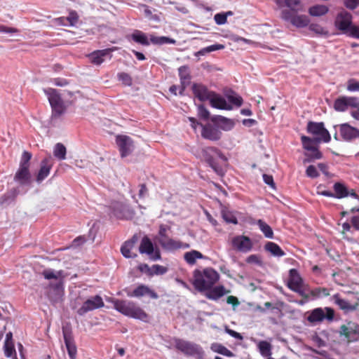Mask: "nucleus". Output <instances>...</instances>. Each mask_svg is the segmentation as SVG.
<instances>
[{
    "label": "nucleus",
    "instance_id": "obj_36",
    "mask_svg": "<svg viewBox=\"0 0 359 359\" xmlns=\"http://www.w3.org/2000/svg\"><path fill=\"white\" fill-rule=\"evenodd\" d=\"M334 197L337 198H342L348 196V190L340 182H336L334 186Z\"/></svg>",
    "mask_w": 359,
    "mask_h": 359
},
{
    "label": "nucleus",
    "instance_id": "obj_47",
    "mask_svg": "<svg viewBox=\"0 0 359 359\" xmlns=\"http://www.w3.org/2000/svg\"><path fill=\"white\" fill-rule=\"evenodd\" d=\"M4 354L7 358H11L13 355H16V351L13 342H4Z\"/></svg>",
    "mask_w": 359,
    "mask_h": 359
},
{
    "label": "nucleus",
    "instance_id": "obj_30",
    "mask_svg": "<svg viewBox=\"0 0 359 359\" xmlns=\"http://www.w3.org/2000/svg\"><path fill=\"white\" fill-rule=\"evenodd\" d=\"M44 93L48 96V101L50 105L62 102L60 95L59 94L57 90L48 88L44 90Z\"/></svg>",
    "mask_w": 359,
    "mask_h": 359
},
{
    "label": "nucleus",
    "instance_id": "obj_58",
    "mask_svg": "<svg viewBox=\"0 0 359 359\" xmlns=\"http://www.w3.org/2000/svg\"><path fill=\"white\" fill-rule=\"evenodd\" d=\"M309 29L319 34H325L324 28L318 24L312 23L309 25Z\"/></svg>",
    "mask_w": 359,
    "mask_h": 359
},
{
    "label": "nucleus",
    "instance_id": "obj_41",
    "mask_svg": "<svg viewBox=\"0 0 359 359\" xmlns=\"http://www.w3.org/2000/svg\"><path fill=\"white\" fill-rule=\"evenodd\" d=\"M348 108L347 97L341 96L334 102V109L337 111H344Z\"/></svg>",
    "mask_w": 359,
    "mask_h": 359
},
{
    "label": "nucleus",
    "instance_id": "obj_53",
    "mask_svg": "<svg viewBox=\"0 0 359 359\" xmlns=\"http://www.w3.org/2000/svg\"><path fill=\"white\" fill-rule=\"evenodd\" d=\"M76 346L69 336V356L71 359H76Z\"/></svg>",
    "mask_w": 359,
    "mask_h": 359
},
{
    "label": "nucleus",
    "instance_id": "obj_28",
    "mask_svg": "<svg viewBox=\"0 0 359 359\" xmlns=\"http://www.w3.org/2000/svg\"><path fill=\"white\" fill-rule=\"evenodd\" d=\"M154 244L151 239L145 236L142 238L139 247L141 254L151 255L154 252Z\"/></svg>",
    "mask_w": 359,
    "mask_h": 359
},
{
    "label": "nucleus",
    "instance_id": "obj_52",
    "mask_svg": "<svg viewBox=\"0 0 359 359\" xmlns=\"http://www.w3.org/2000/svg\"><path fill=\"white\" fill-rule=\"evenodd\" d=\"M302 143L303 145V148L307 151H311L315 147L312 145L313 140L307 136L302 135L301 137Z\"/></svg>",
    "mask_w": 359,
    "mask_h": 359
},
{
    "label": "nucleus",
    "instance_id": "obj_31",
    "mask_svg": "<svg viewBox=\"0 0 359 359\" xmlns=\"http://www.w3.org/2000/svg\"><path fill=\"white\" fill-rule=\"evenodd\" d=\"M334 303L341 309L346 311H353L355 306H352L348 301L341 298L340 295L337 294L333 296Z\"/></svg>",
    "mask_w": 359,
    "mask_h": 359
},
{
    "label": "nucleus",
    "instance_id": "obj_22",
    "mask_svg": "<svg viewBox=\"0 0 359 359\" xmlns=\"http://www.w3.org/2000/svg\"><path fill=\"white\" fill-rule=\"evenodd\" d=\"M147 294L150 296V297L152 299L158 298L157 294L144 285H140L137 286L133 292L127 293V295L130 297H141Z\"/></svg>",
    "mask_w": 359,
    "mask_h": 359
},
{
    "label": "nucleus",
    "instance_id": "obj_14",
    "mask_svg": "<svg viewBox=\"0 0 359 359\" xmlns=\"http://www.w3.org/2000/svg\"><path fill=\"white\" fill-rule=\"evenodd\" d=\"M201 136L203 138L212 142H216L221 139L222 133L217 126L208 123L201 125Z\"/></svg>",
    "mask_w": 359,
    "mask_h": 359
},
{
    "label": "nucleus",
    "instance_id": "obj_19",
    "mask_svg": "<svg viewBox=\"0 0 359 359\" xmlns=\"http://www.w3.org/2000/svg\"><path fill=\"white\" fill-rule=\"evenodd\" d=\"M210 119L219 129L224 131L231 130L235 125L233 120L219 115L213 116Z\"/></svg>",
    "mask_w": 359,
    "mask_h": 359
},
{
    "label": "nucleus",
    "instance_id": "obj_6",
    "mask_svg": "<svg viewBox=\"0 0 359 359\" xmlns=\"http://www.w3.org/2000/svg\"><path fill=\"white\" fill-rule=\"evenodd\" d=\"M307 132L316 136V142H329L331 140V136L329 131L325 128L323 122L309 121L306 127Z\"/></svg>",
    "mask_w": 359,
    "mask_h": 359
},
{
    "label": "nucleus",
    "instance_id": "obj_8",
    "mask_svg": "<svg viewBox=\"0 0 359 359\" xmlns=\"http://www.w3.org/2000/svg\"><path fill=\"white\" fill-rule=\"evenodd\" d=\"M281 18L285 21L290 22L292 25L299 28L306 27L310 22L308 16L305 15H297V13H292V11L287 10L282 11Z\"/></svg>",
    "mask_w": 359,
    "mask_h": 359
},
{
    "label": "nucleus",
    "instance_id": "obj_38",
    "mask_svg": "<svg viewBox=\"0 0 359 359\" xmlns=\"http://www.w3.org/2000/svg\"><path fill=\"white\" fill-rule=\"evenodd\" d=\"M131 38L134 41H135L136 43H138L141 45H143V46H149V41L148 40L147 35L140 30H135L131 34Z\"/></svg>",
    "mask_w": 359,
    "mask_h": 359
},
{
    "label": "nucleus",
    "instance_id": "obj_21",
    "mask_svg": "<svg viewBox=\"0 0 359 359\" xmlns=\"http://www.w3.org/2000/svg\"><path fill=\"white\" fill-rule=\"evenodd\" d=\"M14 180L20 185H28L31 183L29 168L19 167L14 175Z\"/></svg>",
    "mask_w": 359,
    "mask_h": 359
},
{
    "label": "nucleus",
    "instance_id": "obj_63",
    "mask_svg": "<svg viewBox=\"0 0 359 359\" xmlns=\"http://www.w3.org/2000/svg\"><path fill=\"white\" fill-rule=\"evenodd\" d=\"M46 279H57V275L52 270H44L42 273Z\"/></svg>",
    "mask_w": 359,
    "mask_h": 359
},
{
    "label": "nucleus",
    "instance_id": "obj_61",
    "mask_svg": "<svg viewBox=\"0 0 359 359\" xmlns=\"http://www.w3.org/2000/svg\"><path fill=\"white\" fill-rule=\"evenodd\" d=\"M311 153L308 155L311 159H320L323 156L322 153L315 147L310 151Z\"/></svg>",
    "mask_w": 359,
    "mask_h": 359
},
{
    "label": "nucleus",
    "instance_id": "obj_48",
    "mask_svg": "<svg viewBox=\"0 0 359 359\" xmlns=\"http://www.w3.org/2000/svg\"><path fill=\"white\" fill-rule=\"evenodd\" d=\"M222 216L226 223L234 224H236L238 223L237 218L232 214V212L228 210H222Z\"/></svg>",
    "mask_w": 359,
    "mask_h": 359
},
{
    "label": "nucleus",
    "instance_id": "obj_62",
    "mask_svg": "<svg viewBox=\"0 0 359 359\" xmlns=\"http://www.w3.org/2000/svg\"><path fill=\"white\" fill-rule=\"evenodd\" d=\"M18 32L19 30L15 27H10L0 25V32L1 33L14 34L18 33Z\"/></svg>",
    "mask_w": 359,
    "mask_h": 359
},
{
    "label": "nucleus",
    "instance_id": "obj_20",
    "mask_svg": "<svg viewBox=\"0 0 359 359\" xmlns=\"http://www.w3.org/2000/svg\"><path fill=\"white\" fill-rule=\"evenodd\" d=\"M302 285L303 280L298 271L295 269H290L289 271L287 287L292 291H298L299 290V287L302 286Z\"/></svg>",
    "mask_w": 359,
    "mask_h": 359
},
{
    "label": "nucleus",
    "instance_id": "obj_11",
    "mask_svg": "<svg viewBox=\"0 0 359 359\" xmlns=\"http://www.w3.org/2000/svg\"><path fill=\"white\" fill-rule=\"evenodd\" d=\"M116 142L122 158L128 156L133 149V140L128 135H119L116 137Z\"/></svg>",
    "mask_w": 359,
    "mask_h": 359
},
{
    "label": "nucleus",
    "instance_id": "obj_2",
    "mask_svg": "<svg viewBox=\"0 0 359 359\" xmlns=\"http://www.w3.org/2000/svg\"><path fill=\"white\" fill-rule=\"evenodd\" d=\"M114 307L118 312L130 318L145 323L149 320V316L133 302L116 299L114 302Z\"/></svg>",
    "mask_w": 359,
    "mask_h": 359
},
{
    "label": "nucleus",
    "instance_id": "obj_7",
    "mask_svg": "<svg viewBox=\"0 0 359 359\" xmlns=\"http://www.w3.org/2000/svg\"><path fill=\"white\" fill-rule=\"evenodd\" d=\"M334 26L343 34L349 36L351 29L354 26L352 15L346 11L339 12L336 16Z\"/></svg>",
    "mask_w": 359,
    "mask_h": 359
},
{
    "label": "nucleus",
    "instance_id": "obj_17",
    "mask_svg": "<svg viewBox=\"0 0 359 359\" xmlns=\"http://www.w3.org/2000/svg\"><path fill=\"white\" fill-rule=\"evenodd\" d=\"M339 132L342 139L345 141H351L359 137V130L348 123L341 124L339 126Z\"/></svg>",
    "mask_w": 359,
    "mask_h": 359
},
{
    "label": "nucleus",
    "instance_id": "obj_55",
    "mask_svg": "<svg viewBox=\"0 0 359 359\" xmlns=\"http://www.w3.org/2000/svg\"><path fill=\"white\" fill-rule=\"evenodd\" d=\"M198 114L201 118L205 120L208 119L210 117V112L203 104L198 106Z\"/></svg>",
    "mask_w": 359,
    "mask_h": 359
},
{
    "label": "nucleus",
    "instance_id": "obj_54",
    "mask_svg": "<svg viewBox=\"0 0 359 359\" xmlns=\"http://www.w3.org/2000/svg\"><path fill=\"white\" fill-rule=\"evenodd\" d=\"M79 15L76 11H70L69 13V25H76L79 22Z\"/></svg>",
    "mask_w": 359,
    "mask_h": 359
},
{
    "label": "nucleus",
    "instance_id": "obj_25",
    "mask_svg": "<svg viewBox=\"0 0 359 359\" xmlns=\"http://www.w3.org/2000/svg\"><path fill=\"white\" fill-rule=\"evenodd\" d=\"M210 100V105L216 109L231 110V106L228 104L226 100L218 95L215 93V95H212Z\"/></svg>",
    "mask_w": 359,
    "mask_h": 359
},
{
    "label": "nucleus",
    "instance_id": "obj_10",
    "mask_svg": "<svg viewBox=\"0 0 359 359\" xmlns=\"http://www.w3.org/2000/svg\"><path fill=\"white\" fill-rule=\"evenodd\" d=\"M340 336H344L348 341H355L359 339V325L349 321L339 328Z\"/></svg>",
    "mask_w": 359,
    "mask_h": 359
},
{
    "label": "nucleus",
    "instance_id": "obj_5",
    "mask_svg": "<svg viewBox=\"0 0 359 359\" xmlns=\"http://www.w3.org/2000/svg\"><path fill=\"white\" fill-rule=\"evenodd\" d=\"M334 318V311L330 307L316 308L309 313L306 320L312 323L316 324L320 323L324 320L332 321Z\"/></svg>",
    "mask_w": 359,
    "mask_h": 359
},
{
    "label": "nucleus",
    "instance_id": "obj_57",
    "mask_svg": "<svg viewBox=\"0 0 359 359\" xmlns=\"http://www.w3.org/2000/svg\"><path fill=\"white\" fill-rule=\"evenodd\" d=\"M215 21L217 25H224L227 21V14L217 13L214 17Z\"/></svg>",
    "mask_w": 359,
    "mask_h": 359
},
{
    "label": "nucleus",
    "instance_id": "obj_23",
    "mask_svg": "<svg viewBox=\"0 0 359 359\" xmlns=\"http://www.w3.org/2000/svg\"><path fill=\"white\" fill-rule=\"evenodd\" d=\"M114 215L118 219H128L132 217L133 211L127 205L122 203H117L114 207Z\"/></svg>",
    "mask_w": 359,
    "mask_h": 359
},
{
    "label": "nucleus",
    "instance_id": "obj_35",
    "mask_svg": "<svg viewBox=\"0 0 359 359\" xmlns=\"http://www.w3.org/2000/svg\"><path fill=\"white\" fill-rule=\"evenodd\" d=\"M203 258V254L195 250L187 252L184 255V260L190 265H194L196 263L197 259Z\"/></svg>",
    "mask_w": 359,
    "mask_h": 359
},
{
    "label": "nucleus",
    "instance_id": "obj_56",
    "mask_svg": "<svg viewBox=\"0 0 359 359\" xmlns=\"http://www.w3.org/2000/svg\"><path fill=\"white\" fill-rule=\"evenodd\" d=\"M306 174L311 178H316L319 176V173L314 165H309L306 170Z\"/></svg>",
    "mask_w": 359,
    "mask_h": 359
},
{
    "label": "nucleus",
    "instance_id": "obj_49",
    "mask_svg": "<svg viewBox=\"0 0 359 359\" xmlns=\"http://www.w3.org/2000/svg\"><path fill=\"white\" fill-rule=\"evenodd\" d=\"M32 154L29 151H23L20 162V166L19 167H26L29 168L30 163L29 161L32 158Z\"/></svg>",
    "mask_w": 359,
    "mask_h": 359
},
{
    "label": "nucleus",
    "instance_id": "obj_43",
    "mask_svg": "<svg viewBox=\"0 0 359 359\" xmlns=\"http://www.w3.org/2000/svg\"><path fill=\"white\" fill-rule=\"evenodd\" d=\"M224 48V45H223V44H213V45H211V46H209L208 47L201 49L198 52L195 53L194 55L196 56L204 55L206 53H210L212 51H215V50H222Z\"/></svg>",
    "mask_w": 359,
    "mask_h": 359
},
{
    "label": "nucleus",
    "instance_id": "obj_9",
    "mask_svg": "<svg viewBox=\"0 0 359 359\" xmlns=\"http://www.w3.org/2000/svg\"><path fill=\"white\" fill-rule=\"evenodd\" d=\"M202 155L205 161L215 170H217V167L216 158H225L222 152L219 149L214 147H208L203 149Z\"/></svg>",
    "mask_w": 359,
    "mask_h": 359
},
{
    "label": "nucleus",
    "instance_id": "obj_3",
    "mask_svg": "<svg viewBox=\"0 0 359 359\" xmlns=\"http://www.w3.org/2000/svg\"><path fill=\"white\" fill-rule=\"evenodd\" d=\"M174 341L175 348L184 355L196 356L198 359L203 358L204 351L199 345L181 339H175Z\"/></svg>",
    "mask_w": 359,
    "mask_h": 359
},
{
    "label": "nucleus",
    "instance_id": "obj_39",
    "mask_svg": "<svg viewBox=\"0 0 359 359\" xmlns=\"http://www.w3.org/2000/svg\"><path fill=\"white\" fill-rule=\"evenodd\" d=\"M257 224L266 238H272L273 237V231L271 227L264 221L262 219H258L257 221Z\"/></svg>",
    "mask_w": 359,
    "mask_h": 359
},
{
    "label": "nucleus",
    "instance_id": "obj_59",
    "mask_svg": "<svg viewBox=\"0 0 359 359\" xmlns=\"http://www.w3.org/2000/svg\"><path fill=\"white\" fill-rule=\"evenodd\" d=\"M348 107L356 108L359 110V99L355 97H347Z\"/></svg>",
    "mask_w": 359,
    "mask_h": 359
},
{
    "label": "nucleus",
    "instance_id": "obj_1",
    "mask_svg": "<svg viewBox=\"0 0 359 359\" xmlns=\"http://www.w3.org/2000/svg\"><path fill=\"white\" fill-rule=\"evenodd\" d=\"M219 278V273L212 268H206L203 271L196 269L194 271L193 285L196 290L203 292L211 289Z\"/></svg>",
    "mask_w": 359,
    "mask_h": 359
},
{
    "label": "nucleus",
    "instance_id": "obj_26",
    "mask_svg": "<svg viewBox=\"0 0 359 359\" xmlns=\"http://www.w3.org/2000/svg\"><path fill=\"white\" fill-rule=\"evenodd\" d=\"M112 50L110 48L100 50L93 52L88 55L90 62L99 65L104 62V57L108 55Z\"/></svg>",
    "mask_w": 359,
    "mask_h": 359
},
{
    "label": "nucleus",
    "instance_id": "obj_4",
    "mask_svg": "<svg viewBox=\"0 0 359 359\" xmlns=\"http://www.w3.org/2000/svg\"><path fill=\"white\" fill-rule=\"evenodd\" d=\"M170 231V226L166 224L159 226L157 241L161 246L167 250L180 249L182 247L181 242L175 241L170 238L168 232Z\"/></svg>",
    "mask_w": 359,
    "mask_h": 359
},
{
    "label": "nucleus",
    "instance_id": "obj_50",
    "mask_svg": "<svg viewBox=\"0 0 359 359\" xmlns=\"http://www.w3.org/2000/svg\"><path fill=\"white\" fill-rule=\"evenodd\" d=\"M227 99L229 102L238 107L243 104V98L234 92H232V94L228 95Z\"/></svg>",
    "mask_w": 359,
    "mask_h": 359
},
{
    "label": "nucleus",
    "instance_id": "obj_40",
    "mask_svg": "<svg viewBox=\"0 0 359 359\" xmlns=\"http://www.w3.org/2000/svg\"><path fill=\"white\" fill-rule=\"evenodd\" d=\"M260 354L264 357L269 358L271 355V344L266 341H260L258 344Z\"/></svg>",
    "mask_w": 359,
    "mask_h": 359
},
{
    "label": "nucleus",
    "instance_id": "obj_33",
    "mask_svg": "<svg viewBox=\"0 0 359 359\" xmlns=\"http://www.w3.org/2000/svg\"><path fill=\"white\" fill-rule=\"evenodd\" d=\"M18 194L19 191L18 189L13 188L11 189L0 198V204H9L10 203L14 201Z\"/></svg>",
    "mask_w": 359,
    "mask_h": 359
},
{
    "label": "nucleus",
    "instance_id": "obj_24",
    "mask_svg": "<svg viewBox=\"0 0 359 359\" xmlns=\"http://www.w3.org/2000/svg\"><path fill=\"white\" fill-rule=\"evenodd\" d=\"M137 236L134 235L130 240L126 241L121 248V252L126 258H131L137 257L136 254H132L131 250L133 249L137 241Z\"/></svg>",
    "mask_w": 359,
    "mask_h": 359
},
{
    "label": "nucleus",
    "instance_id": "obj_64",
    "mask_svg": "<svg viewBox=\"0 0 359 359\" xmlns=\"http://www.w3.org/2000/svg\"><path fill=\"white\" fill-rule=\"evenodd\" d=\"M347 89L350 91H359V82L350 80L348 83Z\"/></svg>",
    "mask_w": 359,
    "mask_h": 359
},
{
    "label": "nucleus",
    "instance_id": "obj_37",
    "mask_svg": "<svg viewBox=\"0 0 359 359\" xmlns=\"http://www.w3.org/2000/svg\"><path fill=\"white\" fill-rule=\"evenodd\" d=\"M211 350L215 353L222 354L227 357H233L234 354L224 345L219 343H213L211 345Z\"/></svg>",
    "mask_w": 359,
    "mask_h": 359
},
{
    "label": "nucleus",
    "instance_id": "obj_29",
    "mask_svg": "<svg viewBox=\"0 0 359 359\" xmlns=\"http://www.w3.org/2000/svg\"><path fill=\"white\" fill-rule=\"evenodd\" d=\"M48 158H44L41 163V168L36 177V180L41 182L50 173V165Z\"/></svg>",
    "mask_w": 359,
    "mask_h": 359
},
{
    "label": "nucleus",
    "instance_id": "obj_32",
    "mask_svg": "<svg viewBox=\"0 0 359 359\" xmlns=\"http://www.w3.org/2000/svg\"><path fill=\"white\" fill-rule=\"evenodd\" d=\"M264 249L276 257H283L285 255V252L280 246L273 242H268L264 246Z\"/></svg>",
    "mask_w": 359,
    "mask_h": 359
},
{
    "label": "nucleus",
    "instance_id": "obj_60",
    "mask_svg": "<svg viewBox=\"0 0 359 359\" xmlns=\"http://www.w3.org/2000/svg\"><path fill=\"white\" fill-rule=\"evenodd\" d=\"M344 6L350 10H354L359 6V0H344Z\"/></svg>",
    "mask_w": 359,
    "mask_h": 359
},
{
    "label": "nucleus",
    "instance_id": "obj_46",
    "mask_svg": "<svg viewBox=\"0 0 359 359\" xmlns=\"http://www.w3.org/2000/svg\"><path fill=\"white\" fill-rule=\"evenodd\" d=\"M311 295L316 297H323L330 295L329 290L325 287H316L311 290Z\"/></svg>",
    "mask_w": 359,
    "mask_h": 359
},
{
    "label": "nucleus",
    "instance_id": "obj_51",
    "mask_svg": "<svg viewBox=\"0 0 359 359\" xmlns=\"http://www.w3.org/2000/svg\"><path fill=\"white\" fill-rule=\"evenodd\" d=\"M117 77L120 81L125 86H130L133 83L132 77L126 72H121L117 74Z\"/></svg>",
    "mask_w": 359,
    "mask_h": 359
},
{
    "label": "nucleus",
    "instance_id": "obj_27",
    "mask_svg": "<svg viewBox=\"0 0 359 359\" xmlns=\"http://www.w3.org/2000/svg\"><path fill=\"white\" fill-rule=\"evenodd\" d=\"M179 76L181 82L180 90L179 91V94L182 95L187 85L190 83L191 79L185 67H181L179 68Z\"/></svg>",
    "mask_w": 359,
    "mask_h": 359
},
{
    "label": "nucleus",
    "instance_id": "obj_42",
    "mask_svg": "<svg viewBox=\"0 0 359 359\" xmlns=\"http://www.w3.org/2000/svg\"><path fill=\"white\" fill-rule=\"evenodd\" d=\"M226 293L224 287L222 285L217 286L211 289L208 294V298L210 299H217L222 297Z\"/></svg>",
    "mask_w": 359,
    "mask_h": 359
},
{
    "label": "nucleus",
    "instance_id": "obj_18",
    "mask_svg": "<svg viewBox=\"0 0 359 359\" xmlns=\"http://www.w3.org/2000/svg\"><path fill=\"white\" fill-rule=\"evenodd\" d=\"M192 90L194 95L201 101L209 100L215 92L210 91L208 88L201 83H194Z\"/></svg>",
    "mask_w": 359,
    "mask_h": 359
},
{
    "label": "nucleus",
    "instance_id": "obj_15",
    "mask_svg": "<svg viewBox=\"0 0 359 359\" xmlns=\"http://www.w3.org/2000/svg\"><path fill=\"white\" fill-rule=\"evenodd\" d=\"M278 8L287 7L292 13L304 11V6L300 0H273Z\"/></svg>",
    "mask_w": 359,
    "mask_h": 359
},
{
    "label": "nucleus",
    "instance_id": "obj_16",
    "mask_svg": "<svg viewBox=\"0 0 359 359\" xmlns=\"http://www.w3.org/2000/svg\"><path fill=\"white\" fill-rule=\"evenodd\" d=\"M93 230L90 229L88 235L79 236L74 238L72 243L69 245V249L74 251H81L83 249L85 244L90 240L91 243L95 241V234H92Z\"/></svg>",
    "mask_w": 359,
    "mask_h": 359
},
{
    "label": "nucleus",
    "instance_id": "obj_44",
    "mask_svg": "<svg viewBox=\"0 0 359 359\" xmlns=\"http://www.w3.org/2000/svg\"><path fill=\"white\" fill-rule=\"evenodd\" d=\"M66 151L65 146L61 143H57L54 147L53 154L55 158L62 160L65 158Z\"/></svg>",
    "mask_w": 359,
    "mask_h": 359
},
{
    "label": "nucleus",
    "instance_id": "obj_34",
    "mask_svg": "<svg viewBox=\"0 0 359 359\" xmlns=\"http://www.w3.org/2000/svg\"><path fill=\"white\" fill-rule=\"evenodd\" d=\"M329 11V8L325 5H315L309 8V13L311 16L320 17L327 14Z\"/></svg>",
    "mask_w": 359,
    "mask_h": 359
},
{
    "label": "nucleus",
    "instance_id": "obj_13",
    "mask_svg": "<svg viewBox=\"0 0 359 359\" xmlns=\"http://www.w3.org/2000/svg\"><path fill=\"white\" fill-rule=\"evenodd\" d=\"M232 248L239 252H248L252 248L253 244L251 239L246 236H236L231 240Z\"/></svg>",
    "mask_w": 359,
    "mask_h": 359
},
{
    "label": "nucleus",
    "instance_id": "obj_45",
    "mask_svg": "<svg viewBox=\"0 0 359 359\" xmlns=\"http://www.w3.org/2000/svg\"><path fill=\"white\" fill-rule=\"evenodd\" d=\"M50 106L52 107L53 118H57L60 116L65 111V107L63 102Z\"/></svg>",
    "mask_w": 359,
    "mask_h": 359
},
{
    "label": "nucleus",
    "instance_id": "obj_12",
    "mask_svg": "<svg viewBox=\"0 0 359 359\" xmlns=\"http://www.w3.org/2000/svg\"><path fill=\"white\" fill-rule=\"evenodd\" d=\"M104 306L102 298L100 295H95L83 302L81 307L79 309L78 313L82 316L88 311L102 308Z\"/></svg>",
    "mask_w": 359,
    "mask_h": 359
}]
</instances>
